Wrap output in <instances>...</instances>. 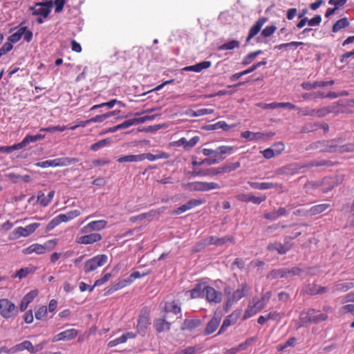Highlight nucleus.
<instances>
[{"label":"nucleus","instance_id":"393cba45","mask_svg":"<svg viewBox=\"0 0 354 354\" xmlns=\"http://www.w3.org/2000/svg\"><path fill=\"white\" fill-rule=\"evenodd\" d=\"M248 185L250 187L256 189L265 190L272 188H283V185L281 184L273 183L270 182H263V183H258V182H251L249 181Z\"/></svg>","mask_w":354,"mask_h":354},{"label":"nucleus","instance_id":"e2e57ef3","mask_svg":"<svg viewBox=\"0 0 354 354\" xmlns=\"http://www.w3.org/2000/svg\"><path fill=\"white\" fill-rule=\"evenodd\" d=\"M39 291L37 289H34L29 292H28L25 296L23 297L24 299H25L28 304L31 303L35 297L38 295Z\"/></svg>","mask_w":354,"mask_h":354},{"label":"nucleus","instance_id":"f8f14e48","mask_svg":"<svg viewBox=\"0 0 354 354\" xmlns=\"http://www.w3.org/2000/svg\"><path fill=\"white\" fill-rule=\"evenodd\" d=\"M107 221L105 220L93 221L88 223L81 229V232L84 234L89 233L92 231H99L106 227Z\"/></svg>","mask_w":354,"mask_h":354},{"label":"nucleus","instance_id":"f03ea898","mask_svg":"<svg viewBox=\"0 0 354 354\" xmlns=\"http://www.w3.org/2000/svg\"><path fill=\"white\" fill-rule=\"evenodd\" d=\"M81 214L79 209H74L66 212V214H60L54 217L46 225V231L50 232L62 223H66L71 221Z\"/></svg>","mask_w":354,"mask_h":354},{"label":"nucleus","instance_id":"49530a36","mask_svg":"<svg viewBox=\"0 0 354 354\" xmlns=\"http://www.w3.org/2000/svg\"><path fill=\"white\" fill-rule=\"evenodd\" d=\"M267 277L270 279L287 278L286 268L272 270L268 273Z\"/></svg>","mask_w":354,"mask_h":354},{"label":"nucleus","instance_id":"9b49d317","mask_svg":"<svg viewBox=\"0 0 354 354\" xmlns=\"http://www.w3.org/2000/svg\"><path fill=\"white\" fill-rule=\"evenodd\" d=\"M205 296L206 300L213 304H218L222 301L223 293L216 290L214 288L209 286H205Z\"/></svg>","mask_w":354,"mask_h":354},{"label":"nucleus","instance_id":"8fccbe9b","mask_svg":"<svg viewBox=\"0 0 354 354\" xmlns=\"http://www.w3.org/2000/svg\"><path fill=\"white\" fill-rule=\"evenodd\" d=\"M118 162H140V154L138 155H127L123 156L118 158Z\"/></svg>","mask_w":354,"mask_h":354},{"label":"nucleus","instance_id":"c756f323","mask_svg":"<svg viewBox=\"0 0 354 354\" xmlns=\"http://www.w3.org/2000/svg\"><path fill=\"white\" fill-rule=\"evenodd\" d=\"M149 317L148 315L142 313L139 315L137 323V331L138 333L144 335L146 332L147 328L149 324Z\"/></svg>","mask_w":354,"mask_h":354},{"label":"nucleus","instance_id":"680f3d73","mask_svg":"<svg viewBox=\"0 0 354 354\" xmlns=\"http://www.w3.org/2000/svg\"><path fill=\"white\" fill-rule=\"evenodd\" d=\"M214 111V110L213 109H201L193 111L191 115L193 117H199L204 115L212 114Z\"/></svg>","mask_w":354,"mask_h":354},{"label":"nucleus","instance_id":"9d476101","mask_svg":"<svg viewBox=\"0 0 354 354\" xmlns=\"http://www.w3.org/2000/svg\"><path fill=\"white\" fill-rule=\"evenodd\" d=\"M266 306V305L263 304L259 299H256L254 298L252 299V304H249L247 309L245 310L243 319L245 320L254 316L257 313L264 309Z\"/></svg>","mask_w":354,"mask_h":354},{"label":"nucleus","instance_id":"79ce46f5","mask_svg":"<svg viewBox=\"0 0 354 354\" xmlns=\"http://www.w3.org/2000/svg\"><path fill=\"white\" fill-rule=\"evenodd\" d=\"M241 167V162L239 161L235 162H226L219 166V170L221 174L230 173L235 171Z\"/></svg>","mask_w":354,"mask_h":354},{"label":"nucleus","instance_id":"052dcab7","mask_svg":"<svg viewBox=\"0 0 354 354\" xmlns=\"http://www.w3.org/2000/svg\"><path fill=\"white\" fill-rule=\"evenodd\" d=\"M37 201L43 207H46L50 203L47 196H45L44 194L41 192L38 193Z\"/></svg>","mask_w":354,"mask_h":354},{"label":"nucleus","instance_id":"4c0bfd02","mask_svg":"<svg viewBox=\"0 0 354 354\" xmlns=\"http://www.w3.org/2000/svg\"><path fill=\"white\" fill-rule=\"evenodd\" d=\"M300 167L297 164H290L279 169L276 173L277 174L294 175L299 172Z\"/></svg>","mask_w":354,"mask_h":354},{"label":"nucleus","instance_id":"c03bdc74","mask_svg":"<svg viewBox=\"0 0 354 354\" xmlns=\"http://www.w3.org/2000/svg\"><path fill=\"white\" fill-rule=\"evenodd\" d=\"M192 298H199L205 296V286L201 283H197L194 288L189 290Z\"/></svg>","mask_w":354,"mask_h":354},{"label":"nucleus","instance_id":"1a4fd4ad","mask_svg":"<svg viewBox=\"0 0 354 354\" xmlns=\"http://www.w3.org/2000/svg\"><path fill=\"white\" fill-rule=\"evenodd\" d=\"M46 342H43L39 343L35 346H33L31 342L28 340H25L20 344H18L14 346V349L12 351H22L24 350H27L30 353H37V352L41 351L46 344Z\"/></svg>","mask_w":354,"mask_h":354},{"label":"nucleus","instance_id":"c9c22d12","mask_svg":"<svg viewBox=\"0 0 354 354\" xmlns=\"http://www.w3.org/2000/svg\"><path fill=\"white\" fill-rule=\"evenodd\" d=\"M333 84H334L333 80L319 81V82H315L313 83L307 82H303L301 84V87L306 90H311V89L316 88L318 87H325L328 85H333Z\"/></svg>","mask_w":354,"mask_h":354},{"label":"nucleus","instance_id":"c85d7f7f","mask_svg":"<svg viewBox=\"0 0 354 354\" xmlns=\"http://www.w3.org/2000/svg\"><path fill=\"white\" fill-rule=\"evenodd\" d=\"M273 147H279V149L268 148L262 151L263 156L265 158H272L276 156L279 155L284 150V145L282 142L276 143L273 145Z\"/></svg>","mask_w":354,"mask_h":354},{"label":"nucleus","instance_id":"473e14b6","mask_svg":"<svg viewBox=\"0 0 354 354\" xmlns=\"http://www.w3.org/2000/svg\"><path fill=\"white\" fill-rule=\"evenodd\" d=\"M36 270L37 268L32 266L22 268L13 274L11 277L13 279L18 278L19 279H22L28 277L29 274L35 273Z\"/></svg>","mask_w":354,"mask_h":354},{"label":"nucleus","instance_id":"0e129e2a","mask_svg":"<svg viewBox=\"0 0 354 354\" xmlns=\"http://www.w3.org/2000/svg\"><path fill=\"white\" fill-rule=\"evenodd\" d=\"M20 149L19 144H15L12 146H0V152L10 153L15 150Z\"/></svg>","mask_w":354,"mask_h":354},{"label":"nucleus","instance_id":"a18cd8bd","mask_svg":"<svg viewBox=\"0 0 354 354\" xmlns=\"http://www.w3.org/2000/svg\"><path fill=\"white\" fill-rule=\"evenodd\" d=\"M165 311L167 315L169 313H173L175 315L180 313L181 308L176 301L166 303L165 306Z\"/></svg>","mask_w":354,"mask_h":354},{"label":"nucleus","instance_id":"2eb2a0df","mask_svg":"<svg viewBox=\"0 0 354 354\" xmlns=\"http://www.w3.org/2000/svg\"><path fill=\"white\" fill-rule=\"evenodd\" d=\"M207 245H215L221 246L225 244L227 242L234 243V238L232 236H225L221 238H218L214 236H209L205 240Z\"/></svg>","mask_w":354,"mask_h":354},{"label":"nucleus","instance_id":"423d86ee","mask_svg":"<svg viewBox=\"0 0 354 354\" xmlns=\"http://www.w3.org/2000/svg\"><path fill=\"white\" fill-rule=\"evenodd\" d=\"M183 187H187L190 191L207 192L212 189H220V185L214 182L196 181L187 184H182Z\"/></svg>","mask_w":354,"mask_h":354},{"label":"nucleus","instance_id":"6ab92c4d","mask_svg":"<svg viewBox=\"0 0 354 354\" xmlns=\"http://www.w3.org/2000/svg\"><path fill=\"white\" fill-rule=\"evenodd\" d=\"M167 315H165L162 318H158L154 320L153 327L156 331L160 333L165 330H169L171 323L167 320Z\"/></svg>","mask_w":354,"mask_h":354},{"label":"nucleus","instance_id":"de8ad7c7","mask_svg":"<svg viewBox=\"0 0 354 354\" xmlns=\"http://www.w3.org/2000/svg\"><path fill=\"white\" fill-rule=\"evenodd\" d=\"M349 22L347 19V18L344 17L336 21V23L334 24L332 28V30L333 32H337L339 30H340L342 28H344L347 26H348Z\"/></svg>","mask_w":354,"mask_h":354},{"label":"nucleus","instance_id":"5701e85b","mask_svg":"<svg viewBox=\"0 0 354 354\" xmlns=\"http://www.w3.org/2000/svg\"><path fill=\"white\" fill-rule=\"evenodd\" d=\"M102 236L99 233H91L78 238L77 242L80 244L90 245L101 241Z\"/></svg>","mask_w":354,"mask_h":354},{"label":"nucleus","instance_id":"4468645a","mask_svg":"<svg viewBox=\"0 0 354 354\" xmlns=\"http://www.w3.org/2000/svg\"><path fill=\"white\" fill-rule=\"evenodd\" d=\"M77 335H78V331L76 329L70 328V329H67V330L62 331V332L57 334L56 335H55L53 337L52 341L53 342H57L62 341V340H64V341L71 340V339H74L75 337H76Z\"/></svg>","mask_w":354,"mask_h":354},{"label":"nucleus","instance_id":"6e6552de","mask_svg":"<svg viewBox=\"0 0 354 354\" xmlns=\"http://www.w3.org/2000/svg\"><path fill=\"white\" fill-rule=\"evenodd\" d=\"M18 313L17 308L8 299H0V315L5 319H10Z\"/></svg>","mask_w":354,"mask_h":354},{"label":"nucleus","instance_id":"f3484780","mask_svg":"<svg viewBox=\"0 0 354 354\" xmlns=\"http://www.w3.org/2000/svg\"><path fill=\"white\" fill-rule=\"evenodd\" d=\"M336 142V140H331L330 145H326L324 151L328 153H334V152H349L354 151V149L351 147V145H346L343 146H337V145L333 144Z\"/></svg>","mask_w":354,"mask_h":354},{"label":"nucleus","instance_id":"ea45409f","mask_svg":"<svg viewBox=\"0 0 354 354\" xmlns=\"http://www.w3.org/2000/svg\"><path fill=\"white\" fill-rule=\"evenodd\" d=\"M211 66L212 62L210 61H203L196 64L187 66L184 69L187 71H194L199 73L202 71L203 69L209 68Z\"/></svg>","mask_w":354,"mask_h":354},{"label":"nucleus","instance_id":"aec40b11","mask_svg":"<svg viewBox=\"0 0 354 354\" xmlns=\"http://www.w3.org/2000/svg\"><path fill=\"white\" fill-rule=\"evenodd\" d=\"M200 138L197 136H194L190 140H187L185 138H181L177 141L174 142V146H183L185 150H189L193 148L199 141Z\"/></svg>","mask_w":354,"mask_h":354},{"label":"nucleus","instance_id":"4be33fe9","mask_svg":"<svg viewBox=\"0 0 354 354\" xmlns=\"http://www.w3.org/2000/svg\"><path fill=\"white\" fill-rule=\"evenodd\" d=\"M218 174H221L219 167H211L205 169H194L192 171V175L193 176H214Z\"/></svg>","mask_w":354,"mask_h":354},{"label":"nucleus","instance_id":"4d7b16f0","mask_svg":"<svg viewBox=\"0 0 354 354\" xmlns=\"http://www.w3.org/2000/svg\"><path fill=\"white\" fill-rule=\"evenodd\" d=\"M277 30V27L274 25L268 26L261 32V36L267 38L270 37Z\"/></svg>","mask_w":354,"mask_h":354},{"label":"nucleus","instance_id":"3c124183","mask_svg":"<svg viewBox=\"0 0 354 354\" xmlns=\"http://www.w3.org/2000/svg\"><path fill=\"white\" fill-rule=\"evenodd\" d=\"M205 203V200L203 199H191L184 205L185 207L186 208V210L188 211Z\"/></svg>","mask_w":354,"mask_h":354},{"label":"nucleus","instance_id":"13d9d810","mask_svg":"<svg viewBox=\"0 0 354 354\" xmlns=\"http://www.w3.org/2000/svg\"><path fill=\"white\" fill-rule=\"evenodd\" d=\"M67 127L66 126H52L48 127L46 128H41L40 129L39 131H44V132H49V133H54L55 131H60L62 132L66 129Z\"/></svg>","mask_w":354,"mask_h":354},{"label":"nucleus","instance_id":"37998d69","mask_svg":"<svg viewBox=\"0 0 354 354\" xmlns=\"http://www.w3.org/2000/svg\"><path fill=\"white\" fill-rule=\"evenodd\" d=\"M30 10L32 12L33 15L41 16L46 18L50 12L44 6H37V3L33 6L30 7Z\"/></svg>","mask_w":354,"mask_h":354},{"label":"nucleus","instance_id":"338daca9","mask_svg":"<svg viewBox=\"0 0 354 354\" xmlns=\"http://www.w3.org/2000/svg\"><path fill=\"white\" fill-rule=\"evenodd\" d=\"M302 270L299 267H292L290 269L286 268L287 278L292 276H299L301 274Z\"/></svg>","mask_w":354,"mask_h":354},{"label":"nucleus","instance_id":"bb28decb","mask_svg":"<svg viewBox=\"0 0 354 354\" xmlns=\"http://www.w3.org/2000/svg\"><path fill=\"white\" fill-rule=\"evenodd\" d=\"M221 319L220 315L215 314L206 325L204 334L208 335L215 332L220 324Z\"/></svg>","mask_w":354,"mask_h":354},{"label":"nucleus","instance_id":"6e6d98bb","mask_svg":"<svg viewBox=\"0 0 354 354\" xmlns=\"http://www.w3.org/2000/svg\"><path fill=\"white\" fill-rule=\"evenodd\" d=\"M35 318L38 320L44 319L47 316V307L41 306L35 313Z\"/></svg>","mask_w":354,"mask_h":354},{"label":"nucleus","instance_id":"f704fd0d","mask_svg":"<svg viewBox=\"0 0 354 354\" xmlns=\"http://www.w3.org/2000/svg\"><path fill=\"white\" fill-rule=\"evenodd\" d=\"M45 137V135L42 134H36V135H27L26 137L22 140L21 142H19V145L21 149H23L26 147L28 145L32 142H35L37 141L43 140Z\"/></svg>","mask_w":354,"mask_h":354},{"label":"nucleus","instance_id":"72a5a7b5","mask_svg":"<svg viewBox=\"0 0 354 354\" xmlns=\"http://www.w3.org/2000/svg\"><path fill=\"white\" fill-rule=\"evenodd\" d=\"M267 136L266 134L261 132H252L250 131H243L241 137L252 141H258L264 139Z\"/></svg>","mask_w":354,"mask_h":354},{"label":"nucleus","instance_id":"603ef678","mask_svg":"<svg viewBox=\"0 0 354 354\" xmlns=\"http://www.w3.org/2000/svg\"><path fill=\"white\" fill-rule=\"evenodd\" d=\"M261 53L262 51L261 50L250 53L243 58L242 64L245 66L250 64L257 57V55Z\"/></svg>","mask_w":354,"mask_h":354},{"label":"nucleus","instance_id":"bf43d9fd","mask_svg":"<svg viewBox=\"0 0 354 354\" xmlns=\"http://www.w3.org/2000/svg\"><path fill=\"white\" fill-rule=\"evenodd\" d=\"M110 142L109 139H103L101 140H99L97 142H95L91 146V149L93 151H96L98 149L105 147L106 145H108Z\"/></svg>","mask_w":354,"mask_h":354},{"label":"nucleus","instance_id":"b1692460","mask_svg":"<svg viewBox=\"0 0 354 354\" xmlns=\"http://www.w3.org/2000/svg\"><path fill=\"white\" fill-rule=\"evenodd\" d=\"M340 183L337 176L326 177L322 181V191L328 192L337 187Z\"/></svg>","mask_w":354,"mask_h":354},{"label":"nucleus","instance_id":"58836bf2","mask_svg":"<svg viewBox=\"0 0 354 354\" xmlns=\"http://www.w3.org/2000/svg\"><path fill=\"white\" fill-rule=\"evenodd\" d=\"M46 248L45 246L39 244V243H33L28 246V248L24 249L23 253L25 254H30L32 253H36L37 254H41L45 253Z\"/></svg>","mask_w":354,"mask_h":354},{"label":"nucleus","instance_id":"864d4df0","mask_svg":"<svg viewBox=\"0 0 354 354\" xmlns=\"http://www.w3.org/2000/svg\"><path fill=\"white\" fill-rule=\"evenodd\" d=\"M111 277V273H106L101 279H97L95 281L94 284L92 286H91V288H89V292H91L94 290L95 287L100 286L105 283L106 281H109Z\"/></svg>","mask_w":354,"mask_h":354},{"label":"nucleus","instance_id":"5fc2aeb1","mask_svg":"<svg viewBox=\"0 0 354 354\" xmlns=\"http://www.w3.org/2000/svg\"><path fill=\"white\" fill-rule=\"evenodd\" d=\"M155 214H156V212L154 210H151L149 212L142 213L138 216H132L130 218V221L131 222H136L138 220L142 221V220L147 218V217L153 216L155 215Z\"/></svg>","mask_w":354,"mask_h":354},{"label":"nucleus","instance_id":"a19ab883","mask_svg":"<svg viewBox=\"0 0 354 354\" xmlns=\"http://www.w3.org/2000/svg\"><path fill=\"white\" fill-rule=\"evenodd\" d=\"M329 207H330V204H328V203H322V204L315 205L311 207L305 213H306V214H310V216H315L317 214L324 212Z\"/></svg>","mask_w":354,"mask_h":354},{"label":"nucleus","instance_id":"69168bd1","mask_svg":"<svg viewBox=\"0 0 354 354\" xmlns=\"http://www.w3.org/2000/svg\"><path fill=\"white\" fill-rule=\"evenodd\" d=\"M198 348L195 346H187L183 349L178 350L174 354H195Z\"/></svg>","mask_w":354,"mask_h":354},{"label":"nucleus","instance_id":"e433bc0d","mask_svg":"<svg viewBox=\"0 0 354 354\" xmlns=\"http://www.w3.org/2000/svg\"><path fill=\"white\" fill-rule=\"evenodd\" d=\"M201 324L200 319H185L180 327L181 330L192 331L198 327Z\"/></svg>","mask_w":354,"mask_h":354},{"label":"nucleus","instance_id":"ddd939ff","mask_svg":"<svg viewBox=\"0 0 354 354\" xmlns=\"http://www.w3.org/2000/svg\"><path fill=\"white\" fill-rule=\"evenodd\" d=\"M354 288V280L349 281H337L334 283L332 287V292H345Z\"/></svg>","mask_w":354,"mask_h":354},{"label":"nucleus","instance_id":"2f4dec72","mask_svg":"<svg viewBox=\"0 0 354 354\" xmlns=\"http://www.w3.org/2000/svg\"><path fill=\"white\" fill-rule=\"evenodd\" d=\"M136 337V333H134L133 332L126 333L123 334L122 336H120L118 338H115L113 340L110 341L108 343V347L109 348L114 347L118 344L125 343L127 341V339H133Z\"/></svg>","mask_w":354,"mask_h":354},{"label":"nucleus","instance_id":"7c9ffc66","mask_svg":"<svg viewBox=\"0 0 354 354\" xmlns=\"http://www.w3.org/2000/svg\"><path fill=\"white\" fill-rule=\"evenodd\" d=\"M169 157V155L164 151H158L156 154L151 153H141L140 154V162L145 159L149 161H154L159 159H167Z\"/></svg>","mask_w":354,"mask_h":354},{"label":"nucleus","instance_id":"7ed1b4c3","mask_svg":"<svg viewBox=\"0 0 354 354\" xmlns=\"http://www.w3.org/2000/svg\"><path fill=\"white\" fill-rule=\"evenodd\" d=\"M79 160L76 158H59L53 160H48L42 162H38L35 165L41 168L64 167L77 162Z\"/></svg>","mask_w":354,"mask_h":354},{"label":"nucleus","instance_id":"774afa93","mask_svg":"<svg viewBox=\"0 0 354 354\" xmlns=\"http://www.w3.org/2000/svg\"><path fill=\"white\" fill-rule=\"evenodd\" d=\"M135 124H138L136 118H133V119L125 120L123 122H122L121 124H119L118 126H119L120 129H123L129 128V127L135 125Z\"/></svg>","mask_w":354,"mask_h":354},{"label":"nucleus","instance_id":"0eeeda50","mask_svg":"<svg viewBox=\"0 0 354 354\" xmlns=\"http://www.w3.org/2000/svg\"><path fill=\"white\" fill-rule=\"evenodd\" d=\"M38 223H30L26 227H18L15 228L9 235V239L15 240L20 237H27L32 234L39 227Z\"/></svg>","mask_w":354,"mask_h":354},{"label":"nucleus","instance_id":"39448f33","mask_svg":"<svg viewBox=\"0 0 354 354\" xmlns=\"http://www.w3.org/2000/svg\"><path fill=\"white\" fill-rule=\"evenodd\" d=\"M246 288L247 285L242 283L239 288L233 292L232 294L227 292V289L225 290V292L227 295V299L224 305V309L225 311H227L234 302L238 301L245 296Z\"/></svg>","mask_w":354,"mask_h":354},{"label":"nucleus","instance_id":"09e8293b","mask_svg":"<svg viewBox=\"0 0 354 354\" xmlns=\"http://www.w3.org/2000/svg\"><path fill=\"white\" fill-rule=\"evenodd\" d=\"M239 41L236 40H231L228 42H226L218 47V50H233L236 48L239 47Z\"/></svg>","mask_w":354,"mask_h":354},{"label":"nucleus","instance_id":"dca6fc26","mask_svg":"<svg viewBox=\"0 0 354 354\" xmlns=\"http://www.w3.org/2000/svg\"><path fill=\"white\" fill-rule=\"evenodd\" d=\"M292 244L290 243H285L282 244L280 242L270 243L267 246V250L269 251L276 250L279 254H284L292 248Z\"/></svg>","mask_w":354,"mask_h":354},{"label":"nucleus","instance_id":"f257e3e1","mask_svg":"<svg viewBox=\"0 0 354 354\" xmlns=\"http://www.w3.org/2000/svg\"><path fill=\"white\" fill-rule=\"evenodd\" d=\"M328 318V315L326 313H322L320 310L314 308H309L300 314L299 322L301 326H305L310 323L318 324L327 320Z\"/></svg>","mask_w":354,"mask_h":354},{"label":"nucleus","instance_id":"412c9836","mask_svg":"<svg viewBox=\"0 0 354 354\" xmlns=\"http://www.w3.org/2000/svg\"><path fill=\"white\" fill-rule=\"evenodd\" d=\"M237 148L230 145H221L216 149L217 158L220 162L223 160L227 156H230L235 152Z\"/></svg>","mask_w":354,"mask_h":354},{"label":"nucleus","instance_id":"a211bd4d","mask_svg":"<svg viewBox=\"0 0 354 354\" xmlns=\"http://www.w3.org/2000/svg\"><path fill=\"white\" fill-rule=\"evenodd\" d=\"M241 315V310L234 311L231 315L227 316L223 320V324L219 329L218 334H221L224 332L227 327L234 324Z\"/></svg>","mask_w":354,"mask_h":354},{"label":"nucleus","instance_id":"20e7f679","mask_svg":"<svg viewBox=\"0 0 354 354\" xmlns=\"http://www.w3.org/2000/svg\"><path fill=\"white\" fill-rule=\"evenodd\" d=\"M108 257L106 254H97L88 259L84 264V271L86 274L93 272L106 263Z\"/></svg>","mask_w":354,"mask_h":354},{"label":"nucleus","instance_id":"a878e982","mask_svg":"<svg viewBox=\"0 0 354 354\" xmlns=\"http://www.w3.org/2000/svg\"><path fill=\"white\" fill-rule=\"evenodd\" d=\"M267 19L266 17L259 18L256 23L250 28L246 42H249L254 36H256L261 30L263 24L266 22Z\"/></svg>","mask_w":354,"mask_h":354},{"label":"nucleus","instance_id":"cd10ccee","mask_svg":"<svg viewBox=\"0 0 354 354\" xmlns=\"http://www.w3.org/2000/svg\"><path fill=\"white\" fill-rule=\"evenodd\" d=\"M338 105L339 103L334 102L330 106H323L319 109H317V118H324L332 113L338 114L339 111L336 110Z\"/></svg>","mask_w":354,"mask_h":354}]
</instances>
